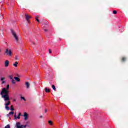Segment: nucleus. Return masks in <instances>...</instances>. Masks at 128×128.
<instances>
[{
	"mask_svg": "<svg viewBox=\"0 0 128 128\" xmlns=\"http://www.w3.org/2000/svg\"><path fill=\"white\" fill-rule=\"evenodd\" d=\"M8 91L6 90V88H3L2 89V91L1 92V94L2 97L4 98L5 101L10 100V96H8Z\"/></svg>",
	"mask_w": 128,
	"mask_h": 128,
	"instance_id": "f257e3e1",
	"label": "nucleus"
},
{
	"mask_svg": "<svg viewBox=\"0 0 128 128\" xmlns=\"http://www.w3.org/2000/svg\"><path fill=\"white\" fill-rule=\"evenodd\" d=\"M28 126V124L22 125L21 124L20 122H17L16 123V128H26Z\"/></svg>",
	"mask_w": 128,
	"mask_h": 128,
	"instance_id": "f03ea898",
	"label": "nucleus"
},
{
	"mask_svg": "<svg viewBox=\"0 0 128 128\" xmlns=\"http://www.w3.org/2000/svg\"><path fill=\"white\" fill-rule=\"evenodd\" d=\"M11 32L14 38H15L16 42H18V37L16 34V32H14V31L12 30H11Z\"/></svg>",
	"mask_w": 128,
	"mask_h": 128,
	"instance_id": "7ed1b4c3",
	"label": "nucleus"
},
{
	"mask_svg": "<svg viewBox=\"0 0 128 128\" xmlns=\"http://www.w3.org/2000/svg\"><path fill=\"white\" fill-rule=\"evenodd\" d=\"M5 54H6L7 56H12V50H8V49H6Z\"/></svg>",
	"mask_w": 128,
	"mask_h": 128,
	"instance_id": "20e7f679",
	"label": "nucleus"
},
{
	"mask_svg": "<svg viewBox=\"0 0 128 128\" xmlns=\"http://www.w3.org/2000/svg\"><path fill=\"white\" fill-rule=\"evenodd\" d=\"M24 120H28V113H26V112H24Z\"/></svg>",
	"mask_w": 128,
	"mask_h": 128,
	"instance_id": "39448f33",
	"label": "nucleus"
},
{
	"mask_svg": "<svg viewBox=\"0 0 128 128\" xmlns=\"http://www.w3.org/2000/svg\"><path fill=\"white\" fill-rule=\"evenodd\" d=\"M8 64H10V61L6 60L5 61V66L6 68H8Z\"/></svg>",
	"mask_w": 128,
	"mask_h": 128,
	"instance_id": "423d86ee",
	"label": "nucleus"
},
{
	"mask_svg": "<svg viewBox=\"0 0 128 128\" xmlns=\"http://www.w3.org/2000/svg\"><path fill=\"white\" fill-rule=\"evenodd\" d=\"M4 80H6V78L4 77H2L0 78V80L2 82V84H6V81H4Z\"/></svg>",
	"mask_w": 128,
	"mask_h": 128,
	"instance_id": "0eeeda50",
	"label": "nucleus"
},
{
	"mask_svg": "<svg viewBox=\"0 0 128 128\" xmlns=\"http://www.w3.org/2000/svg\"><path fill=\"white\" fill-rule=\"evenodd\" d=\"M26 20H27V22H28L30 18H32V16L28 15V14H26Z\"/></svg>",
	"mask_w": 128,
	"mask_h": 128,
	"instance_id": "6e6552de",
	"label": "nucleus"
},
{
	"mask_svg": "<svg viewBox=\"0 0 128 128\" xmlns=\"http://www.w3.org/2000/svg\"><path fill=\"white\" fill-rule=\"evenodd\" d=\"M25 84L27 88H30V83L28 82H26Z\"/></svg>",
	"mask_w": 128,
	"mask_h": 128,
	"instance_id": "1a4fd4ad",
	"label": "nucleus"
},
{
	"mask_svg": "<svg viewBox=\"0 0 128 128\" xmlns=\"http://www.w3.org/2000/svg\"><path fill=\"white\" fill-rule=\"evenodd\" d=\"M18 64V62H16L15 63L13 64V66H15V68H17Z\"/></svg>",
	"mask_w": 128,
	"mask_h": 128,
	"instance_id": "9d476101",
	"label": "nucleus"
},
{
	"mask_svg": "<svg viewBox=\"0 0 128 128\" xmlns=\"http://www.w3.org/2000/svg\"><path fill=\"white\" fill-rule=\"evenodd\" d=\"M14 78L16 82H20V78H18V77H14Z\"/></svg>",
	"mask_w": 128,
	"mask_h": 128,
	"instance_id": "9b49d317",
	"label": "nucleus"
},
{
	"mask_svg": "<svg viewBox=\"0 0 128 128\" xmlns=\"http://www.w3.org/2000/svg\"><path fill=\"white\" fill-rule=\"evenodd\" d=\"M45 92H50V89H48V88H46Z\"/></svg>",
	"mask_w": 128,
	"mask_h": 128,
	"instance_id": "f8f14e48",
	"label": "nucleus"
},
{
	"mask_svg": "<svg viewBox=\"0 0 128 128\" xmlns=\"http://www.w3.org/2000/svg\"><path fill=\"white\" fill-rule=\"evenodd\" d=\"M12 83V84H16V80L14 79H12L11 80Z\"/></svg>",
	"mask_w": 128,
	"mask_h": 128,
	"instance_id": "ddd939ff",
	"label": "nucleus"
},
{
	"mask_svg": "<svg viewBox=\"0 0 128 128\" xmlns=\"http://www.w3.org/2000/svg\"><path fill=\"white\" fill-rule=\"evenodd\" d=\"M40 16H36L35 18H36V22H40V20L38 19V18H39Z\"/></svg>",
	"mask_w": 128,
	"mask_h": 128,
	"instance_id": "4468645a",
	"label": "nucleus"
},
{
	"mask_svg": "<svg viewBox=\"0 0 128 128\" xmlns=\"http://www.w3.org/2000/svg\"><path fill=\"white\" fill-rule=\"evenodd\" d=\"M10 101H8L7 103L5 104V106H10Z\"/></svg>",
	"mask_w": 128,
	"mask_h": 128,
	"instance_id": "2eb2a0df",
	"label": "nucleus"
},
{
	"mask_svg": "<svg viewBox=\"0 0 128 128\" xmlns=\"http://www.w3.org/2000/svg\"><path fill=\"white\" fill-rule=\"evenodd\" d=\"M48 123L49 124H50V126L52 125V120H48Z\"/></svg>",
	"mask_w": 128,
	"mask_h": 128,
	"instance_id": "dca6fc26",
	"label": "nucleus"
},
{
	"mask_svg": "<svg viewBox=\"0 0 128 128\" xmlns=\"http://www.w3.org/2000/svg\"><path fill=\"white\" fill-rule=\"evenodd\" d=\"M9 78L10 79V80H14V76L12 75H10L9 76Z\"/></svg>",
	"mask_w": 128,
	"mask_h": 128,
	"instance_id": "f3484780",
	"label": "nucleus"
},
{
	"mask_svg": "<svg viewBox=\"0 0 128 128\" xmlns=\"http://www.w3.org/2000/svg\"><path fill=\"white\" fill-rule=\"evenodd\" d=\"M14 112H9V114H10V116H14Z\"/></svg>",
	"mask_w": 128,
	"mask_h": 128,
	"instance_id": "a211bd4d",
	"label": "nucleus"
},
{
	"mask_svg": "<svg viewBox=\"0 0 128 128\" xmlns=\"http://www.w3.org/2000/svg\"><path fill=\"white\" fill-rule=\"evenodd\" d=\"M5 108H6V110H10V107H8V106L5 105Z\"/></svg>",
	"mask_w": 128,
	"mask_h": 128,
	"instance_id": "6ab92c4d",
	"label": "nucleus"
},
{
	"mask_svg": "<svg viewBox=\"0 0 128 128\" xmlns=\"http://www.w3.org/2000/svg\"><path fill=\"white\" fill-rule=\"evenodd\" d=\"M52 88H53L54 90H56V86H54V85H52Z\"/></svg>",
	"mask_w": 128,
	"mask_h": 128,
	"instance_id": "aec40b11",
	"label": "nucleus"
},
{
	"mask_svg": "<svg viewBox=\"0 0 128 128\" xmlns=\"http://www.w3.org/2000/svg\"><path fill=\"white\" fill-rule=\"evenodd\" d=\"M14 120H18V118L16 116V114H15L14 115Z\"/></svg>",
	"mask_w": 128,
	"mask_h": 128,
	"instance_id": "412c9836",
	"label": "nucleus"
},
{
	"mask_svg": "<svg viewBox=\"0 0 128 128\" xmlns=\"http://www.w3.org/2000/svg\"><path fill=\"white\" fill-rule=\"evenodd\" d=\"M6 90H8V88H10V85L8 84L6 86Z\"/></svg>",
	"mask_w": 128,
	"mask_h": 128,
	"instance_id": "4be33fe9",
	"label": "nucleus"
},
{
	"mask_svg": "<svg viewBox=\"0 0 128 128\" xmlns=\"http://www.w3.org/2000/svg\"><path fill=\"white\" fill-rule=\"evenodd\" d=\"M4 128H10V124H8Z\"/></svg>",
	"mask_w": 128,
	"mask_h": 128,
	"instance_id": "5701e85b",
	"label": "nucleus"
},
{
	"mask_svg": "<svg viewBox=\"0 0 128 128\" xmlns=\"http://www.w3.org/2000/svg\"><path fill=\"white\" fill-rule=\"evenodd\" d=\"M113 14H118V12H116V10H114L113 11Z\"/></svg>",
	"mask_w": 128,
	"mask_h": 128,
	"instance_id": "b1692460",
	"label": "nucleus"
},
{
	"mask_svg": "<svg viewBox=\"0 0 128 128\" xmlns=\"http://www.w3.org/2000/svg\"><path fill=\"white\" fill-rule=\"evenodd\" d=\"M10 110H12V111L14 110V108H12V106H11Z\"/></svg>",
	"mask_w": 128,
	"mask_h": 128,
	"instance_id": "393cba45",
	"label": "nucleus"
},
{
	"mask_svg": "<svg viewBox=\"0 0 128 128\" xmlns=\"http://www.w3.org/2000/svg\"><path fill=\"white\" fill-rule=\"evenodd\" d=\"M21 100H24L26 101V98H24V97L21 96Z\"/></svg>",
	"mask_w": 128,
	"mask_h": 128,
	"instance_id": "a878e982",
	"label": "nucleus"
},
{
	"mask_svg": "<svg viewBox=\"0 0 128 128\" xmlns=\"http://www.w3.org/2000/svg\"><path fill=\"white\" fill-rule=\"evenodd\" d=\"M15 59L16 60H18V57L16 56H15Z\"/></svg>",
	"mask_w": 128,
	"mask_h": 128,
	"instance_id": "bb28decb",
	"label": "nucleus"
},
{
	"mask_svg": "<svg viewBox=\"0 0 128 128\" xmlns=\"http://www.w3.org/2000/svg\"><path fill=\"white\" fill-rule=\"evenodd\" d=\"M122 62H124V60H126V58H122Z\"/></svg>",
	"mask_w": 128,
	"mask_h": 128,
	"instance_id": "cd10ccee",
	"label": "nucleus"
},
{
	"mask_svg": "<svg viewBox=\"0 0 128 128\" xmlns=\"http://www.w3.org/2000/svg\"><path fill=\"white\" fill-rule=\"evenodd\" d=\"M22 116V113L20 112L18 114V116Z\"/></svg>",
	"mask_w": 128,
	"mask_h": 128,
	"instance_id": "c85d7f7f",
	"label": "nucleus"
},
{
	"mask_svg": "<svg viewBox=\"0 0 128 128\" xmlns=\"http://www.w3.org/2000/svg\"><path fill=\"white\" fill-rule=\"evenodd\" d=\"M49 53L52 54V50L50 49H49Z\"/></svg>",
	"mask_w": 128,
	"mask_h": 128,
	"instance_id": "c756f323",
	"label": "nucleus"
},
{
	"mask_svg": "<svg viewBox=\"0 0 128 128\" xmlns=\"http://www.w3.org/2000/svg\"><path fill=\"white\" fill-rule=\"evenodd\" d=\"M17 118H18V120H20V116H18Z\"/></svg>",
	"mask_w": 128,
	"mask_h": 128,
	"instance_id": "7c9ffc66",
	"label": "nucleus"
},
{
	"mask_svg": "<svg viewBox=\"0 0 128 128\" xmlns=\"http://www.w3.org/2000/svg\"><path fill=\"white\" fill-rule=\"evenodd\" d=\"M44 32H48V30L47 29H44Z\"/></svg>",
	"mask_w": 128,
	"mask_h": 128,
	"instance_id": "2f4dec72",
	"label": "nucleus"
},
{
	"mask_svg": "<svg viewBox=\"0 0 128 128\" xmlns=\"http://www.w3.org/2000/svg\"><path fill=\"white\" fill-rule=\"evenodd\" d=\"M13 102H16V99H14Z\"/></svg>",
	"mask_w": 128,
	"mask_h": 128,
	"instance_id": "473e14b6",
	"label": "nucleus"
},
{
	"mask_svg": "<svg viewBox=\"0 0 128 128\" xmlns=\"http://www.w3.org/2000/svg\"><path fill=\"white\" fill-rule=\"evenodd\" d=\"M10 116V113L8 114H7V116Z\"/></svg>",
	"mask_w": 128,
	"mask_h": 128,
	"instance_id": "72a5a7b5",
	"label": "nucleus"
},
{
	"mask_svg": "<svg viewBox=\"0 0 128 128\" xmlns=\"http://www.w3.org/2000/svg\"><path fill=\"white\" fill-rule=\"evenodd\" d=\"M48 112V110L46 109L45 110V112Z\"/></svg>",
	"mask_w": 128,
	"mask_h": 128,
	"instance_id": "f704fd0d",
	"label": "nucleus"
},
{
	"mask_svg": "<svg viewBox=\"0 0 128 128\" xmlns=\"http://www.w3.org/2000/svg\"><path fill=\"white\" fill-rule=\"evenodd\" d=\"M40 118H42V116H40Z\"/></svg>",
	"mask_w": 128,
	"mask_h": 128,
	"instance_id": "c9c22d12",
	"label": "nucleus"
},
{
	"mask_svg": "<svg viewBox=\"0 0 128 128\" xmlns=\"http://www.w3.org/2000/svg\"><path fill=\"white\" fill-rule=\"evenodd\" d=\"M2 52V50H0V52Z\"/></svg>",
	"mask_w": 128,
	"mask_h": 128,
	"instance_id": "e433bc0d",
	"label": "nucleus"
},
{
	"mask_svg": "<svg viewBox=\"0 0 128 128\" xmlns=\"http://www.w3.org/2000/svg\"><path fill=\"white\" fill-rule=\"evenodd\" d=\"M33 44H34V43H33Z\"/></svg>",
	"mask_w": 128,
	"mask_h": 128,
	"instance_id": "4c0bfd02",
	"label": "nucleus"
}]
</instances>
